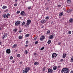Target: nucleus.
<instances>
[{
	"mask_svg": "<svg viewBox=\"0 0 73 73\" xmlns=\"http://www.w3.org/2000/svg\"><path fill=\"white\" fill-rule=\"evenodd\" d=\"M19 40H21V39H22V38H23V36H22L21 35L19 36Z\"/></svg>",
	"mask_w": 73,
	"mask_h": 73,
	"instance_id": "f3484780",
	"label": "nucleus"
},
{
	"mask_svg": "<svg viewBox=\"0 0 73 73\" xmlns=\"http://www.w3.org/2000/svg\"><path fill=\"white\" fill-rule=\"evenodd\" d=\"M31 20L30 19L27 20V21L26 26V28H28L29 26V24H31Z\"/></svg>",
	"mask_w": 73,
	"mask_h": 73,
	"instance_id": "f03ea898",
	"label": "nucleus"
},
{
	"mask_svg": "<svg viewBox=\"0 0 73 73\" xmlns=\"http://www.w3.org/2000/svg\"><path fill=\"white\" fill-rule=\"evenodd\" d=\"M27 68H25V70H27Z\"/></svg>",
	"mask_w": 73,
	"mask_h": 73,
	"instance_id": "5fc2aeb1",
	"label": "nucleus"
},
{
	"mask_svg": "<svg viewBox=\"0 0 73 73\" xmlns=\"http://www.w3.org/2000/svg\"><path fill=\"white\" fill-rule=\"evenodd\" d=\"M3 17L4 19H6V18H7V14H5L3 15Z\"/></svg>",
	"mask_w": 73,
	"mask_h": 73,
	"instance_id": "4468645a",
	"label": "nucleus"
},
{
	"mask_svg": "<svg viewBox=\"0 0 73 73\" xmlns=\"http://www.w3.org/2000/svg\"><path fill=\"white\" fill-rule=\"evenodd\" d=\"M64 15V13H63V12H62L61 13H59V16H62V15Z\"/></svg>",
	"mask_w": 73,
	"mask_h": 73,
	"instance_id": "9b49d317",
	"label": "nucleus"
},
{
	"mask_svg": "<svg viewBox=\"0 0 73 73\" xmlns=\"http://www.w3.org/2000/svg\"><path fill=\"white\" fill-rule=\"evenodd\" d=\"M45 22H46V21L45 20H42L41 21V23H42V24H44Z\"/></svg>",
	"mask_w": 73,
	"mask_h": 73,
	"instance_id": "9d476101",
	"label": "nucleus"
},
{
	"mask_svg": "<svg viewBox=\"0 0 73 73\" xmlns=\"http://www.w3.org/2000/svg\"><path fill=\"white\" fill-rule=\"evenodd\" d=\"M17 45L16 44H15L14 45L12 46L13 48H16V46H17Z\"/></svg>",
	"mask_w": 73,
	"mask_h": 73,
	"instance_id": "2eb2a0df",
	"label": "nucleus"
},
{
	"mask_svg": "<svg viewBox=\"0 0 73 73\" xmlns=\"http://www.w3.org/2000/svg\"><path fill=\"white\" fill-rule=\"evenodd\" d=\"M63 9L64 11H66V9H65V7Z\"/></svg>",
	"mask_w": 73,
	"mask_h": 73,
	"instance_id": "09e8293b",
	"label": "nucleus"
},
{
	"mask_svg": "<svg viewBox=\"0 0 73 73\" xmlns=\"http://www.w3.org/2000/svg\"><path fill=\"white\" fill-rule=\"evenodd\" d=\"M53 70H55L57 69V67L56 66H54L53 67Z\"/></svg>",
	"mask_w": 73,
	"mask_h": 73,
	"instance_id": "a211bd4d",
	"label": "nucleus"
},
{
	"mask_svg": "<svg viewBox=\"0 0 73 73\" xmlns=\"http://www.w3.org/2000/svg\"><path fill=\"white\" fill-rule=\"evenodd\" d=\"M66 54H63V58H65V57H66Z\"/></svg>",
	"mask_w": 73,
	"mask_h": 73,
	"instance_id": "ddd939ff",
	"label": "nucleus"
},
{
	"mask_svg": "<svg viewBox=\"0 0 73 73\" xmlns=\"http://www.w3.org/2000/svg\"><path fill=\"white\" fill-rule=\"evenodd\" d=\"M62 73H69V69L67 68H65L62 70Z\"/></svg>",
	"mask_w": 73,
	"mask_h": 73,
	"instance_id": "f257e3e1",
	"label": "nucleus"
},
{
	"mask_svg": "<svg viewBox=\"0 0 73 73\" xmlns=\"http://www.w3.org/2000/svg\"><path fill=\"white\" fill-rule=\"evenodd\" d=\"M48 38L49 39H53V37L52 35H51L49 36Z\"/></svg>",
	"mask_w": 73,
	"mask_h": 73,
	"instance_id": "f8f14e48",
	"label": "nucleus"
},
{
	"mask_svg": "<svg viewBox=\"0 0 73 73\" xmlns=\"http://www.w3.org/2000/svg\"><path fill=\"white\" fill-rule=\"evenodd\" d=\"M23 72H25V73H27L28 72V71L27 70L25 71V70H23Z\"/></svg>",
	"mask_w": 73,
	"mask_h": 73,
	"instance_id": "473e14b6",
	"label": "nucleus"
},
{
	"mask_svg": "<svg viewBox=\"0 0 73 73\" xmlns=\"http://www.w3.org/2000/svg\"><path fill=\"white\" fill-rule=\"evenodd\" d=\"M27 71H28V72H29V70H30V68L29 67L28 68H27Z\"/></svg>",
	"mask_w": 73,
	"mask_h": 73,
	"instance_id": "f704fd0d",
	"label": "nucleus"
},
{
	"mask_svg": "<svg viewBox=\"0 0 73 73\" xmlns=\"http://www.w3.org/2000/svg\"><path fill=\"white\" fill-rule=\"evenodd\" d=\"M8 11V9H7L5 10V12H7Z\"/></svg>",
	"mask_w": 73,
	"mask_h": 73,
	"instance_id": "6e6d98bb",
	"label": "nucleus"
},
{
	"mask_svg": "<svg viewBox=\"0 0 73 73\" xmlns=\"http://www.w3.org/2000/svg\"><path fill=\"white\" fill-rule=\"evenodd\" d=\"M20 56H21L20 54H18L17 55V57L19 58L20 57Z\"/></svg>",
	"mask_w": 73,
	"mask_h": 73,
	"instance_id": "5701e85b",
	"label": "nucleus"
},
{
	"mask_svg": "<svg viewBox=\"0 0 73 73\" xmlns=\"http://www.w3.org/2000/svg\"><path fill=\"white\" fill-rule=\"evenodd\" d=\"M17 29H14L13 30V31L14 32H17Z\"/></svg>",
	"mask_w": 73,
	"mask_h": 73,
	"instance_id": "c85d7f7f",
	"label": "nucleus"
},
{
	"mask_svg": "<svg viewBox=\"0 0 73 73\" xmlns=\"http://www.w3.org/2000/svg\"><path fill=\"white\" fill-rule=\"evenodd\" d=\"M6 15L7 16V18H8V16H10V14L9 13H7Z\"/></svg>",
	"mask_w": 73,
	"mask_h": 73,
	"instance_id": "a878e982",
	"label": "nucleus"
},
{
	"mask_svg": "<svg viewBox=\"0 0 73 73\" xmlns=\"http://www.w3.org/2000/svg\"><path fill=\"white\" fill-rule=\"evenodd\" d=\"M10 60H12L13 59V57L12 56H11L10 57Z\"/></svg>",
	"mask_w": 73,
	"mask_h": 73,
	"instance_id": "e433bc0d",
	"label": "nucleus"
},
{
	"mask_svg": "<svg viewBox=\"0 0 73 73\" xmlns=\"http://www.w3.org/2000/svg\"><path fill=\"white\" fill-rule=\"evenodd\" d=\"M67 1L68 3L69 4H70V3H71V1H70V0H67Z\"/></svg>",
	"mask_w": 73,
	"mask_h": 73,
	"instance_id": "412c9836",
	"label": "nucleus"
},
{
	"mask_svg": "<svg viewBox=\"0 0 73 73\" xmlns=\"http://www.w3.org/2000/svg\"><path fill=\"white\" fill-rule=\"evenodd\" d=\"M36 53H34V56H35V55H36Z\"/></svg>",
	"mask_w": 73,
	"mask_h": 73,
	"instance_id": "774afa93",
	"label": "nucleus"
},
{
	"mask_svg": "<svg viewBox=\"0 0 73 73\" xmlns=\"http://www.w3.org/2000/svg\"><path fill=\"white\" fill-rule=\"evenodd\" d=\"M26 37H29V34H27L25 35Z\"/></svg>",
	"mask_w": 73,
	"mask_h": 73,
	"instance_id": "cd10ccee",
	"label": "nucleus"
},
{
	"mask_svg": "<svg viewBox=\"0 0 73 73\" xmlns=\"http://www.w3.org/2000/svg\"><path fill=\"white\" fill-rule=\"evenodd\" d=\"M49 33H50V31L48 30L47 31L46 35H48V34H49Z\"/></svg>",
	"mask_w": 73,
	"mask_h": 73,
	"instance_id": "393cba45",
	"label": "nucleus"
},
{
	"mask_svg": "<svg viewBox=\"0 0 73 73\" xmlns=\"http://www.w3.org/2000/svg\"><path fill=\"white\" fill-rule=\"evenodd\" d=\"M45 68H46V67H44L43 68L42 71L43 72H44L45 70Z\"/></svg>",
	"mask_w": 73,
	"mask_h": 73,
	"instance_id": "b1692460",
	"label": "nucleus"
},
{
	"mask_svg": "<svg viewBox=\"0 0 73 73\" xmlns=\"http://www.w3.org/2000/svg\"><path fill=\"white\" fill-rule=\"evenodd\" d=\"M29 42L28 41V40H27L26 42V44H28Z\"/></svg>",
	"mask_w": 73,
	"mask_h": 73,
	"instance_id": "a19ab883",
	"label": "nucleus"
},
{
	"mask_svg": "<svg viewBox=\"0 0 73 73\" xmlns=\"http://www.w3.org/2000/svg\"><path fill=\"white\" fill-rule=\"evenodd\" d=\"M58 45H61V43L59 42L58 43Z\"/></svg>",
	"mask_w": 73,
	"mask_h": 73,
	"instance_id": "13d9d810",
	"label": "nucleus"
},
{
	"mask_svg": "<svg viewBox=\"0 0 73 73\" xmlns=\"http://www.w3.org/2000/svg\"><path fill=\"white\" fill-rule=\"evenodd\" d=\"M15 0V2H17V1L18 0Z\"/></svg>",
	"mask_w": 73,
	"mask_h": 73,
	"instance_id": "69168bd1",
	"label": "nucleus"
},
{
	"mask_svg": "<svg viewBox=\"0 0 73 73\" xmlns=\"http://www.w3.org/2000/svg\"><path fill=\"white\" fill-rule=\"evenodd\" d=\"M70 61L71 62H73V55L72 56V57L71 58Z\"/></svg>",
	"mask_w": 73,
	"mask_h": 73,
	"instance_id": "bb28decb",
	"label": "nucleus"
},
{
	"mask_svg": "<svg viewBox=\"0 0 73 73\" xmlns=\"http://www.w3.org/2000/svg\"><path fill=\"white\" fill-rule=\"evenodd\" d=\"M46 9V10H49V7H47Z\"/></svg>",
	"mask_w": 73,
	"mask_h": 73,
	"instance_id": "8fccbe9b",
	"label": "nucleus"
},
{
	"mask_svg": "<svg viewBox=\"0 0 73 73\" xmlns=\"http://www.w3.org/2000/svg\"><path fill=\"white\" fill-rule=\"evenodd\" d=\"M23 63V62L22 61V62H19V64L20 65H21V64Z\"/></svg>",
	"mask_w": 73,
	"mask_h": 73,
	"instance_id": "37998d69",
	"label": "nucleus"
},
{
	"mask_svg": "<svg viewBox=\"0 0 73 73\" xmlns=\"http://www.w3.org/2000/svg\"><path fill=\"white\" fill-rule=\"evenodd\" d=\"M70 22L71 23H72L73 22V19L70 18V20H69Z\"/></svg>",
	"mask_w": 73,
	"mask_h": 73,
	"instance_id": "dca6fc26",
	"label": "nucleus"
},
{
	"mask_svg": "<svg viewBox=\"0 0 73 73\" xmlns=\"http://www.w3.org/2000/svg\"><path fill=\"white\" fill-rule=\"evenodd\" d=\"M61 7V5H58V7Z\"/></svg>",
	"mask_w": 73,
	"mask_h": 73,
	"instance_id": "680f3d73",
	"label": "nucleus"
},
{
	"mask_svg": "<svg viewBox=\"0 0 73 73\" xmlns=\"http://www.w3.org/2000/svg\"><path fill=\"white\" fill-rule=\"evenodd\" d=\"M1 42L0 41V45H1Z\"/></svg>",
	"mask_w": 73,
	"mask_h": 73,
	"instance_id": "338daca9",
	"label": "nucleus"
},
{
	"mask_svg": "<svg viewBox=\"0 0 73 73\" xmlns=\"http://www.w3.org/2000/svg\"><path fill=\"white\" fill-rule=\"evenodd\" d=\"M25 47H27V46H28V45L26 44L25 46Z\"/></svg>",
	"mask_w": 73,
	"mask_h": 73,
	"instance_id": "864d4df0",
	"label": "nucleus"
},
{
	"mask_svg": "<svg viewBox=\"0 0 73 73\" xmlns=\"http://www.w3.org/2000/svg\"><path fill=\"white\" fill-rule=\"evenodd\" d=\"M36 38H37V37H35L34 38V40H36Z\"/></svg>",
	"mask_w": 73,
	"mask_h": 73,
	"instance_id": "a18cd8bd",
	"label": "nucleus"
},
{
	"mask_svg": "<svg viewBox=\"0 0 73 73\" xmlns=\"http://www.w3.org/2000/svg\"><path fill=\"white\" fill-rule=\"evenodd\" d=\"M21 15H22L23 17L27 16V15L25 14V12L24 11H22L21 13Z\"/></svg>",
	"mask_w": 73,
	"mask_h": 73,
	"instance_id": "20e7f679",
	"label": "nucleus"
},
{
	"mask_svg": "<svg viewBox=\"0 0 73 73\" xmlns=\"http://www.w3.org/2000/svg\"><path fill=\"white\" fill-rule=\"evenodd\" d=\"M48 73H52L53 72V70L52 69L49 68L48 69Z\"/></svg>",
	"mask_w": 73,
	"mask_h": 73,
	"instance_id": "423d86ee",
	"label": "nucleus"
},
{
	"mask_svg": "<svg viewBox=\"0 0 73 73\" xmlns=\"http://www.w3.org/2000/svg\"><path fill=\"white\" fill-rule=\"evenodd\" d=\"M25 54H27V53H28V51L27 50H26L25 51Z\"/></svg>",
	"mask_w": 73,
	"mask_h": 73,
	"instance_id": "2f4dec72",
	"label": "nucleus"
},
{
	"mask_svg": "<svg viewBox=\"0 0 73 73\" xmlns=\"http://www.w3.org/2000/svg\"><path fill=\"white\" fill-rule=\"evenodd\" d=\"M60 68H61V66H58V68H59V69H60Z\"/></svg>",
	"mask_w": 73,
	"mask_h": 73,
	"instance_id": "3c124183",
	"label": "nucleus"
},
{
	"mask_svg": "<svg viewBox=\"0 0 73 73\" xmlns=\"http://www.w3.org/2000/svg\"><path fill=\"white\" fill-rule=\"evenodd\" d=\"M45 36H41L40 38V41H42L43 40H44V39H45Z\"/></svg>",
	"mask_w": 73,
	"mask_h": 73,
	"instance_id": "1a4fd4ad",
	"label": "nucleus"
},
{
	"mask_svg": "<svg viewBox=\"0 0 73 73\" xmlns=\"http://www.w3.org/2000/svg\"><path fill=\"white\" fill-rule=\"evenodd\" d=\"M44 47H43L40 49L41 50H44Z\"/></svg>",
	"mask_w": 73,
	"mask_h": 73,
	"instance_id": "ea45409f",
	"label": "nucleus"
},
{
	"mask_svg": "<svg viewBox=\"0 0 73 73\" xmlns=\"http://www.w3.org/2000/svg\"><path fill=\"white\" fill-rule=\"evenodd\" d=\"M16 60L15 59H14L13 61H12V63H15V62Z\"/></svg>",
	"mask_w": 73,
	"mask_h": 73,
	"instance_id": "7c9ffc66",
	"label": "nucleus"
},
{
	"mask_svg": "<svg viewBox=\"0 0 73 73\" xmlns=\"http://www.w3.org/2000/svg\"><path fill=\"white\" fill-rule=\"evenodd\" d=\"M14 6L15 7H16V6H17V4L15 3V4H14Z\"/></svg>",
	"mask_w": 73,
	"mask_h": 73,
	"instance_id": "de8ad7c7",
	"label": "nucleus"
},
{
	"mask_svg": "<svg viewBox=\"0 0 73 73\" xmlns=\"http://www.w3.org/2000/svg\"><path fill=\"white\" fill-rule=\"evenodd\" d=\"M15 52H17V49L15 50Z\"/></svg>",
	"mask_w": 73,
	"mask_h": 73,
	"instance_id": "052dcab7",
	"label": "nucleus"
},
{
	"mask_svg": "<svg viewBox=\"0 0 73 73\" xmlns=\"http://www.w3.org/2000/svg\"><path fill=\"white\" fill-rule=\"evenodd\" d=\"M52 36H53V37H54V36H55V34H54V33H52Z\"/></svg>",
	"mask_w": 73,
	"mask_h": 73,
	"instance_id": "4c0bfd02",
	"label": "nucleus"
},
{
	"mask_svg": "<svg viewBox=\"0 0 73 73\" xmlns=\"http://www.w3.org/2000/svg\"><path fill=\"white\" fill-rule=\"evenodd\" d=\"M21 23V22L19 21H17L15 23V26H18V25H19Z\"/></svg>",
	"mask_w": 73,
	"mask_h": 73,
	"instance_id": "7ed1b4c3",
	"label": "nucleus"
},
{
	"mask_svg": "<svg viewBox=\"0 0 73 73\" xmlns=\"http://www.w3.org/2000/svg\"><path fill=\"white\" fill-rule=\"evenodd\" d=\"M7 33H5L4 34V35H3L2 38L3 39H4L5 37H7Z\"/></svg>",
	"mask_w": 73,
	"mask_h": 73,
	"instance_id": "39448f33",
	"label": "nucleus"
},
{
	"mask_svg": "<svg viewBox=\"0 0 73 73\" xmlns=\"http://www.w3.org/2000/svg\"><path fill=\"white\" fill-rule=\"evenodd\" d=\"M47 43L49 44H50V43H51V40H48L47 42Z\"/></svg>",
	"mask_w": 73,
	"mask_h": 73,
	"instance_id": "4be33fe9",
	"label": "nucleus"
},
{
	"mask_svg": "<svg viewBox=\"0 0 73 73\" xmlns=\"http://www.w3.org/2000/svg\"><path fill=\"white\" fill-rule=\"evenodd\" d=\"M22 32V30H20L19 31V33H21V32Z\"/></svg>",
	"mask_w": 73,
	"mask_h": 73,
	"instance_id": "603ef678",
	"label": "nucleus"
},
{
	"mask_svg": "<svg viewBox=\"0 0 73 73\" xmlns=\"http://www.w3.org/2000/svg\"><path fill=\"white\" fill-rule=\"evenodd\" d=\"M57 56V54L56 53H53L52 55V58H54V57H56Z\"/></svg>",
	"mask_w": 73,
	"mask_h": 73,
	"instance_id": "0eeeda50",
	"label": "nucleus"
},
{
	"mask_svg": "<svg viewBox=\"0 0 73 73\" xmlns=\"http://www.w3.org/2000/svg\"><path fill=\"white\" fill-rule=\"evenodd\" d=\"M49 19V17H46V18H45L46 20H48Z\"/></svg>",
	"mask_w": 73,
	"mask_h": 73,
	"instance_id": "72a5a7b5",
	"label": "nucleus"
},
{
	"mask_svg": "<svg viewBox=\"0 0 73 73\" xmlns=\"http://www.w3.org/2000/svg\"><path fill=\"white\" fill-rule=\"evenodd\" d=\"M25 23V22L24 21H23L22 24V26H23V25H24V24Z\"/></svg>",
	"mask_w": 73,
	"mask_h": 73,
	"instance_id": "c756f323",
	"label": "nucleus"
},
{
	"mask_svg": "<svg viewBox=\"0 0 73 73\" xmlns=\"http://www.w3.org/2000/svg\"><path fill=\"white\" fill-rule=\"evenodd\" d=\"M20 11H18L17 12V14H19V13H20Z\"/></svg>",
	"mask_w": 73,
	"mask_h": 73,
	"instance_id": "58836bf2",
	"label": "nucleus"
},
{
	"mask_svg": "<svg viewBox=\"0 0 73 73\" xmlns=\"http://www.w3.org/2000/svg\"><path fill=\"white\" fill-rule=\"evenodd\" d=\"M70 73H73V71L71 70L70 72Z\"/></svg>",
	"mask_w": 73,
	"mask_h": 73,
	"instance_id": "bf43d9fd",
	"label": "nucleus"
},
{
	"mask_svg": "<svg viewBox=\"0 0 73 73\" xmlns=\"http://www.w3.org/2000/svg\"><path fill=\"white\" fill-rule=\"evenodd\" d=\"M39 63L38 62H36L34 63V64L36 65H38Z\"/></svg>",
	"mask_w": 73,
	"mask_h": 73,
	"instance_id": "aec40b11",
	"label": "nucleus"
},
{
	"mask_svg": "<svg viewBox=\"0 0 73 73\" xmlns=\"http://www.w3.org/2000/svg\"><path fill=\"white\" fill-rule=\"evenodd\" d=\"M6 52L7 54H10L11 53V50H10V49H7L6 50Z\"/></svg>",
	"mask_w": 73,
	"mask_h": 73,
	"instance_id": "6e6552de",
	"label": "nucleus"
},
{
	"mask_svg": "<svg viewBox=\"0 0 73 73\" xmlns=\"http://www.w3.org/2000/svg\"><path fill=\"white\" fill-rule=\"evenodd\" d=\"M7 8V6H3V7H2V8L3 9H6Z\"/></svg>",
	"mask_w": 73,
	"mask_h": 73,
	"instance_id": "6ab92c4d",
	"label": "nucleus"
},
{
	"mask_svg": "<svg viewBox=\"0 0 73 73\" xmlns=\"http://www.w3.org/2000/svg\"><path fill=\"white\" fill-rule=\"evenodd\" d=\"M28 9H31V8H32V7L30 6L29 7H28Z\"/></svg>",
	"mask_w": 73,
	"mask_h": 73,
	"instance_id": "79ce46f5",
	"label": "nucleus"
},
{
	"mask_svg": "<svg viewBox=\"0 0 73 73\" xmlns=\"http://www.w3.org/2000/svg\"><path fill=\"white\" fill-rule=\"evenodd\" d=\"M68 33L69 34H71V31H68Z\"/></svg>",
	"mask_w": 73,
	"mask_h": 73,
	"instance_id": "c03bdc74",
	"label": "nucleus"
},
{
	"mask_svg": "<svg viewBox=\"0 0 73 73\" xmlns=\"http://www.w3.org/2000/svg\"><path fill=\"white\" fill-rule=\"evenodd\" d=\"M52 23H53V21H52L51 23V24H52Z\"/></svg>",
	"mask_w": 73,
	"mask_h": 73,
	"instance_id": "0e129e2a",
	"label": "nucleus"
},
{
	"mask_svg": "<svg viewBox=\"0 0 73 73\" xmlns=\"http://www.w3.org/2000/svg\"><path fill=\"white\" fill-rule=\"evenodd\" d=\"M38 43V41H35V44L36 45V44H37Z\"/></svg>",
	"mask_w": 73,
	"mask_h": 73,
	"instance_id": "c9c22d12",
	"label": "nucleus"
},
{
	"mask_svg": "<svg viewBox=\"0 0 73 73\" xmlns=\"http://www.w3.org/2000/svg\"><path fill=\"white\" fill-rule=\"evenodd\" d=\"M63 61H64V59H62L60 60V61H61V62H62Z\"/></svg>",
	"mask_w": 73,
	"mask_h": 73,
	"instance_id": "49530a36",
	"label": "nucleus"
},
{
	"mask_svg": "<svg viewBox=\"0 0 73 73\" xmlns=\"http://www.w3.org/2000/svg\"><path fill=\"white\" fill-rule=\"evenodd\" d=\"M49 1H50V0H47V2H48V3H49Z\"/></svg>",
	"mask_w": 73,
	"mask_h": 73,
	"instance_id": "4d7b16f0",
	"label": "nucleus"
},
{
	"mask_svg": "<svg viewBox=\"0 0 73 73\" xmlns=\"http://www.w3.org/2000/svg\"><path fill=\"white\" fill-rule=\"evenodd\" d=\"M41 28H44V26L43 25L42 26V27Z\"/></svg>",
	"mask_w": 73,
	"mask_h": 73,
	"instance_id": "e2e57ef3",
	"label": "nucleus"
}]
</instances>
